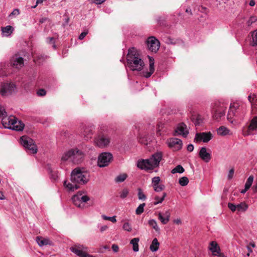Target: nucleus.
<instances>
[{"label":"nucleus","instance_id":"obj_1","mask_svg":"<svg viewBox=\"0 0 257 257\" xmlns=\"http://www.w3.org/2000/svg\"><path fill=\"white\" fill-rule=\"evenodd\" d=\"M89 180L88 173L80 168L74 169L71 174V182H68L65 181L64 186L69 191H74L80 188V185H84Z\"/></svg>","mask_w":257,"mask_h":257},{"label":"nucleus","instance_id":"obj_2","mask_svg":"<svg viewBox=\"0 0 257 257\" xmlns=\"http://www.w3.org/2000/svg\"><path fill=\"white\" fill-rule=\"evenodd\" d=\"M126 60L127 66L133 71H141L145 65L138 50L134 47H132L128 50Z\"/></svg>","mask_w":257,"mask_h":257},{"label":"nucleus","instance_id":"obj_3","mask_svg":"<svg viewBox=\"0 0 257 257\" xmlns=\"http://www.w3.org/2000/svg\"><path fill=\"white\" fill-rule=\"evenodd\" d=\"M163 154L161 152H157L151 155L148 159L138 161L137 166L142 170H153L159 166L162 159Z\"/></svg>","mask_w":257,"mask_h":257},{"label":"nucleus","instance_id":"obj_4","mask_svg":"<svg viewBox=\"0 0 257 257\" xmlns=\"http://www.w3.org/2000/svg\"><path fill=\"white\" fill-rule=\"evenodd\" d=\"M84 157V152L75 148L64 152L62 156L61 161L63 162L69 161L73 163L78 164L83 161Z\"/></svg>","mask_w":257,"mask_h":257},{"label":"nucleus","instance_id":"obj_5","mask_svg":"<svg viewBox=\"0 0 257 257\" xmlns=\"http://www.w3.org/2000/svg\"><path fill=\"white\" fill-rule=\"evenodd\" d=\"M227 104L220 101H215L211 105V113L214 119L219 121L225 115Z\"/></svg>","mask_w":257,"mask_h":257},{"label":"nucleus","instance_id":"obj_6","mask_svg":"<svg viewBox=\"0 0 257 257\" xmlns=\"http://www.w3.org/2000/svg\"><path fill=\"white\" fill-rule=\"evenodd\" d=\"M89 200V197L81 191H79L72 197V200L74 204L81 209L85 207V203Z\"/></svg>","mask_w":257,"mask_h":257},{"label":"nucleus","instance_id":"obj_7","mask_svg":"<svg viewBox=\"0 0 257 257\" xmlns=\"http://www.w3.org/2000/svg\"><path fill=\"white\" fill-rule=\"evenodd\" d=\"M94 144L99 148L107 147L110 143V137L106 134H99L94 140Z\"/></svg>","mask_w":257,"mask_h":257},{"label":"nucleus","instance_id":"obj_8","mask_svg":"<svg viewBox=\"0 0 257 257\" xmlns=\"http://www.w3.org/2000/svg\"><path fill=\"white\" fill-rule=\"evenodd\" d=\"M16 86L13 83H4L0 84V94L7 96L16 92Z\"/></svg>","mask_w":257,"mask_h":257},{"label":"nucleus","instance_id":"obj_9","mask_svg":"<svg viewBox=\"0 0 257 257\" xmlns=\"http://www.w3.org/2000/svg\"><path fill=\"white\" fill-rule=\"evenodd\" d=\"M21 144L27 149L30 153L36 154L37 153V148L36 145L33 143V140L30 138L26 136H22L21 138Z\"/></svg>","mask_w":257,"mask_h":257},{"label":"nucleus","instance_id":"obj_10","mask_svg":"<svg viewBox=\"0 0 257 257\" xmlns=\"http://www.w3.org/2000/svg\"><path fill=\"white\" fill-rule=\"evenodd\" d=\"M112 155L108 152H103L101 153L97 160V165L100 167H105L107 166L112 160Z\"/></svg>","mask_w":257,"mask_h":257},{"label":"nucleus","instance_id":"obj_11","mask_svg":"<svg viewBox=\"0 0 257 257\" xmlns=\"http://www.w3.org/2000/svg\"><path fill=\"white\" fill-rule=\"evenodd\" d=\"M257 131V116L253 117L248 126L244 127L242 130L243 136H247L253 134Z\"/></svg>","mask_w":257,"mask_h":257},{"label":"nucleus","instance_id":"obj_12","mask_svg":"<svg viewBox=\"0 0 257 257\" xmlns=\"http://www.w3.org/2000/svg\"><path fill=\"white\" fill-rule=\"evenodd\" d=\"M212 134L211 132H202L196 133L194 138V142L207 143L212 138Z\"/></svg>","mask_w":257,"mask_h":257},{"label":"nucleus","instance_id":"obj_13","mask_svg":"<svg viewBox=\"0 0 257 257\" xmlns=\"http://www.w3.org/2000/svg\"><path fill=\"white\" fill-rule=\"evenodd\" d=\"M189 134V131L186 125L184 122L178 123L175 129L174 135L182 136L184 138H186Z\"/></svg>","mask_w":257,"mask_h":257},{"label":"nucleus","instance_id":"obj_14","mask_svg":"<svg viewBox=\"0 0 257 257\" xmlns=\"http://www.w3.org/2000/svg\"><path fill=\"white\" fill-rule=\"evenodd\" d=\"M147 46L149 50L156 52L160 47L159 41L154 37H150L147 40Z\"/></svg>","mask_w":257,"mask_h":257},{"label":"nucleus","instance_id":"obj_15","mask_svg":"<svg viewBox=\"0 0 257 257\" xmlns=\"http://www.w3.org/2000/svg\"><path fill=\"white\" fill-rule=\"evenodd\" d=\"M168 146L174 151H178L182 148V142L180 139L177 138H170L167 141Z\"/></svg>","mask_w":257,"mask_h":257},{"label":"nucleus","instance_id":"obj_16","mask_svg":"<svg viewBox=\"0 0 257 257\" xmlns=\"http://www.w3.org/2000/svg\"><path fill=\"white\" fill-rule=\"evenodd\" d=\"M237 109H239V105L237 103H231L230 108L228 110L227 118V119L232 123L234 119L233 117L236 115V113L237 112Z\"/></svg>","mask_w":257,"mask_h":257},{"label":"nucleus","instance_id":"obj_17","mask_svg":"<svg viewBox=\"0 0 257 257\" xmlns=\"http://www.w3.org/2000/svg\"><path fill=\"white\" fill-rule=\"evenodd\" d=\"M208 249L211 252L213 256H220L221 250L218 243L215 241H212L209 243Z\"/></svg>","mask_w":257,"mask_h":257},{"label":"nucleus","instance_id":"obj_18","mask_svg":"<svg viewBox=\"0 0 257 257\" xmlns=\"http://www.w3.org/2000/svg\"><path fill=\"white\" fill-rule=\"evenodd\" d=\"M11 65L15 68L20 69L24 66V59L22 57L16 55L11 59Z\"/></svg>","mask_w":257,"mask_h":257},{"label":"nucleus","instance_id":"obj_19","mask_svg":"<svg viewBox=\"0 0 257 257\" xmlns=\"http://www.w3.org/2000/svg\"><path fill=\"white\" fill-rule=\"evenodd\" d=\"M81 134L84 139L88 141L92 138L93 134V128L92 126L83 127L81 130Z\"/></svg>","mask_w":257,"mask_h":257},{"label":"nucleus","instance_id":"obj_20","mask_svg":"<svg viewBox=\"0 0 257 257\" xmlns=\"http://www.w3.org/2000/svg\"><path fill=\"white\" fill-rule=\"evenodd\" d=\"M15 116L13 115L7 116V114L3 117L2 123L4 127L6 128L10 129V128H14V126H11V123L13 122Z\"/></svg>","mask_w":257,"mask_h":257},{"label":"nucleus","instance_id":"obj_21","mask_svg":"<svg viewBox=\"0 0 257 257\" xmlns=\"http://www.w3.org/2000/svg\"><path fill=\"white\" fill-rule=\"evenodd\" d=\"M199 156L206 163L209 162L211 159V154L207 152V149L205 147L201 148L199 152Z\"/></svg>","mask_w":257,"mask_h":257},{"label":"nucleus","instance_id":"obj_22","mask_svg":"<svg viewBox=\"0 0 257 257\" xmlns=\"http://www.w3.org/2000/svg\"><path fill=\"white\" fill-rule=\"evenodd\" d=\"M154 71V60L152 57H149V71H144L143 72V76L146 78H149Z\"/></svg>","mask_w":257,"mask_h":257},{"label":"nucleus","instance_id":"obj_23","mask_svg":"<svg viewBox=\"0 0 257 257\" xmlns=\"http://www.w3.org/2000/svg\"><path fill=\"white\" fill-rule=\"evenodd\" d=\"M11 126H14V128H10V130H13L17 131H22L24 127V124L21 121L18 120L15 117L13 122L11 123Z\"/></svg>","mask_w":257,"mask_h":257},{"label":"nucleus","instance_id":"obj_24","mask_svg":"<svg viewBox=\"0 0 257 257\" xmlns=\"http://www.w3.org/2000/svg\"><path fill=\"white\" fill-rule=\"evenodd\" d=\"M1 30L3 36L9 37L14 31V28L11 26H7L5 27H2Z\"/></svg>","mask_w":257,"mask_h":257},{"label":"nucleus","instance_id":"obj_25","mask_svg":"<svg viewBox=\"0 0 257 257\" xmlns=\"http://www.w3.org/2000/svg\"><path fill=\"white\" fill-rule=\"evenodd\" d=\"M191 119L196 126L199 125L203 121L202 116L198 114H192Z\"/></svg>","mask_w":257,"mask_h":257},{"label":"nucleus","instance_id":"obj_26","mask_svg":"<svg viewBox=\"0 0 257 257\" xmlns=\"http://www.w3.org/2000/svg\"><path fill=\"white\" fill-rule=\"evenodd\" d=\"M36 240L40 246L51 244V241L49 239L40 236H37Z\"/></svg>","mask_w":257,"mask_h":257},{"label":"nucleus","instance_id":"obj_27","mask_svg":"<svg viewBox=\"0 0 257 257\" xmlns=\"http://www.w3.org/2000/svg\"><path fill=\"white\" fill-rule=\"evenodd\" d=\"M160 245V243L158 242L157 239L155 238L153 239L152 243L150 246V250L153 252L157 251Z\"/></svg>","mask_w":257,"mask_h":257},{"label":"nucleus","instance_id":"obj_28","mask_svg":"<svg viewBox=\"0 0 257 257\" xmlns=\"http://www.w3.org/2000/svg\"><path fill=\"white\" fill-rule=\"evenodd\" d=\"M217 133L219 136H224L229 135L230 130L224 126H221L217 130Z\"/></svg>","mask_w":257,"mask_h":257},{"label":"nucleus","instance_id":"obj_29","mask_svg":"<svg viewBox=\"0 0 257 257\" xmlns=\"http://www.w3.org/2000/svg\"><path fill=\"white\" fill-rule=\"evenodd\" d=\"M139 240V238L136 237L132 239L130 241V243L133 245V249L135 252L139 251V248L138 243Z\"/></svg>","mask_w":257,"mask_h":257},{"label":"nucleus","instance_id":"obj_30","mask_svg":"<svg viewBox=\"0 0 257 257\" xmlns=\"http://www.w3.org/2000/svg\"><path fill=\"white\" fill-rule=\"evenodd\" d=\"M248 208V205L245 202H241L236 205V211L238 212H244Z\"/></svg>","mask_w":257,"mask_h":257},{"label":"nucleus","instance_id":"obj_31","mask_svg":"<svg viewBox=\"0 0 257 257\" xmlns=\"http://www.w3.org/2000/svg\"><path fill=\"white\" fill-rule=\"evenodd\" d=\"M149 225L152 227L156 231H159L160 228L158 226L156 221L154 219H150L148 221Z\"/></svg>","mask_w":257,"mask_h":257},{"label":"nucleus","instance_id":"obj_32","mask_svg":"<svg viewBox=\"0 0 257 257\" xmlns=\"http://www.w3.org/2000/svg\"><path fill=\"white\" fill-rule=\"evenodd\" d=\"M166 193L164 192L163 193V196L162 197H160L158 196H156L155 197V201L154 202V204L155 205H156L159 203H161L164 200V199L166 197Z\"/></svg>","mask_w":257,"mask_h":257},{"label":"nucleus","instance_id":"obj_33","mask_svg":"<svg viewBox=\"0 0 257 257\" xmlns=\"http://www.w3.org/2000/svg\"><path fill=\"white\" fill-rule=\"evenodd\" d=\"M138 197L140 200L145 201L147 199L146 195L144 193L142 189L140 188L138 189Z\"/></svg>","mask_w":257,"mask_h":257},{"label":"nucleus","instance_id":"obj_34","mask_svg":"<svg viewBox=\"0 0 257 257\" xmlns=\"http://www.w3.org/2000/svg\"><path fill=\"white\" fill-rule=\"evenodd\" d=\"M184 172V169L183 167L180 165H177L175 168L172 170L171 173L172 174H175L177 173H182Z\"/></svg>","mask_w":257,"mask_h":257},{"label":"nucleus","instance_id":"obj_35","mask_svg":"<svg viewBox=\"0 0 257 257\" xmlns=\"http://www.w3.org/2000/svg\"><path fill=\"white\" fill-rule=\"evenodd\" d=\"M127 175L125 173L121 174L117 176L115 178V181L117 182H122L127 178Z\"/></svg>","mask_w":257,"mask_h":257},{"label":"nucleus","instance_id":"obj_36","mask_svg":"<svg viewBox=\"0 0 257 257\" xmlns=\"http://www.w3.org/2000/svg\"><path fill=\"white\" fill-rule=\"evenodd\" d=\"M188 183L189 180L186 177H182L179 179V183L182 186H186Z\"/></svg>","mask_w":257,"mask_h":257},{"label":"nucleus","instance_id":"obj_37","mask_svg":"<svg viewBox=\"0 0 257 257\" xmlns=\"http://www.w3.org/2000/svg\"><path fill=\"white\" fill-rule=\"evenodd\" d=\"M145 203H142L139 205L136 210V214L137 215L141 214L144 211V207L145 206Z\"/></svg>","mask_w":257,"mask_h":257},{"label":"nucleus","instance_id":"obj_38","mask_svg":"<svg viewBox=\"0 0 257 257\" xmlns=\"http://www.w3.org/2000/svg\"><path fill=\"white\" fill-rule=\"evenodd\" d=\"M253 176H250L248 179H247V181L245 183V187L246 188V189H249V188L251 187L252 184V182H253Z\"/></svg>","mask_w":257,"mask_h":257},{"label":"nucleus","instance_id":"obj_39","mask_svg":"<svg viewBox=\"0 0 257 257\" xmlns=\"http://www.w3.org/2000/svg\"><path fill=\"white\" fill-rule=\"evenodd\" d=\"M46 42L49 44H52V47L54 49H56L55 40L54 37H48L46 39Z\"/></svg>","mask_w":257,"mask_h":257},{"label":"nucleus","instance_id":"obj_40","mask_svg":"<svg viewBox=\"0 0 257 257\" xmlns=\"http://www.w3.org/2000/svg\"><path fill=\"white\" fill-rule=\"evenodd\" d=\"M101 217L104 220H109V221H111L113 223H115V222H116V216H115L109 217V216H107L103 214V215H101Z\"/></svg>","mask_w":257,"mask_h":257},{"label":"nucleus","instance_id":"obj_41","mask_svg":"<svg viewBox=\"0 0 257 257\" xmlns=\"http://www.w3.org/2000/svg\"><path fill=\"white\" fill-rule=\"evenodd\" d=\"M158 218L163 224H167L169 221V219L165 218L161 213H159Z\"/></svg>","mask_w":257,"mask_h":257},{"label":"nucleus","instance_id":"obj_42","mask_svg":"<svg viewBox=\"0 0 257 257\" xmlns=\"http://www.w3.org/2000/svg\"><path fill=\"white\" fill-rule=\"evenodd\" d=\"M128 193V190L126 188H124L119 193V196L121 198L124 199L127 196Z\"/></svg>","mask_w":257,"mask_h":257},{"label":"nucleus","instance_id":"obj_43","mask_svg":"<svg viewBox=\"0 0 257 257\" xmlns=\"http://www.w3.org/2000/svg\"><path fill=\"white\" fill-rule=\"evenodd\" d=\"M153 189L155 192H159L163 190L165 188V186L163 184H158L156 186H153Z\"/></svg>","mask_w":257,"mask_h":257},{"label":"nucleus","instance_id":"obj_44","mask_svg":"<svg viewBox=\"0 0 257 257\" xmlns=\"http://www.w3.org/2000/svg\"><path fill=\"white\" fill-rule=\"evenodd\" d=\"M252 45L257 46V30L252 33Z\"/></svg>","mask_w":257,"mask_h":257},{"label":"nucleus","instance_id":"obj_45","mask_svg":"<svg viewBox=\"0 0 257 257\" xmlns=\"http://www.w3.org/2000/svg\"><path fill=\"white\" fill-rule=\"evenodd\" d=\"M122 228L124 230L128 232L131 231L132 230V226L131 224L128 222H125L122 226Z\"/></svg>","mask_w":257,"mask_h":257},{"label":"nucleus","instance_id":"obj_46","mask_svg":"<svg viewBox=\"0 0 257 257\" xmlns=\"http://www.w3.org/2000/svg\"><path fill=\"white\" fill-rule=\"evenodd\" d=\"M164 126V124L162 122H158L157 124V133L158 135H161L162 134L161 131L162 129L163 128Z\"/></svg>","mask_w":257,"mask_h":257},{"label":"nucleus","instance_id":"obj_47","mask_svg":"<svg viewBox=\"0 0 257 257\" xmlns=\"http://www.w3.org/2000/svg\"><path fill=\"white\" fill-rule=\"evenodd\" d=\"M160 178L158 176L154 177L152 179V186H156L159 184Z\"/></svg>","mask_w":257,"mask_h":257},{"label":"nucleus","instance_id":"obj_48","mask_svg":"<svg viewBox=\"0 0 257 257\" xmlns=\"http://www.w3.org/2000/svg\"><path fill=\"white\" fill-rule=\"evenodd\" d=\"M33 57L34 61L38 64H40L41 63V61H39V60H40L41 59L44 60L46 58V57H44V56L42 55H38V56H35L34 55Z\"/></svg>","mask_w":257,"mask_h":257},{"label":"nucleus","instance_id":"obj_49","mask_svg":"<svg viewBox=\"0 0 257 257\" xmlns=\"http://www.w3.org/2000/svg\"><path fill=\"white\" fill-rule=\"evenodd\" d=\"M6 114L7 112L5 109L0 105V119L2 120L3 117H4Z\"/></svg>","mask_w":257,"mask_h":257},{"label":"nucleus","instance_id":"obj_50","mask_svg":"<svg viewBox=\"0 0 257 257\" xmlns=\"http://www.w3.org/2000/svg\"><path fill=\"white\" fill-rule=\"evenodd\" d=\"M257 20V18L254 16H251L250 17L249 19L247 22V24L248 26L251 25L252 23L256 22Z\"/></svg>","mask_w":257,"mask_h":257},{"label":"nucleus","instance_id":"obj_51","mask_svg":"<svg viewBox=\"0 0 257 257\" xmlns=\"http://www.w3.org/2000/svg\"><path fill=\"white\" fill-rule=\"evenodd\" d=\"M148 142V140L145 137H141L139 138V142L142 144L147 145Z\"/></svg>","mask_w":257,"mask_h":257},{"label":"nucleus","instance_id":"obj_52","mask_svg":"<svg viewBox=\"0 0 257 257\" xmlns=\"http://www.w3.org/2000/svg\"><path fill=\"white\" fill-rule=\"evenodd\" d=\"M227 206L231 211L234 212L236 211V205L231 203H228Z\"/></svg>","mask_w":257,"mask_h":257},{"label":"nucleus","instance_id":"obj_53","mask_svg":"<svg viewBox=\"0 0 257 257\" xmlns=\"http://www.w3.org/2000/svg\"><path fill=\"white\" fill-rule=\"evenodd\" d=\"M37 94L38 96H44L46 94V91L44 89H40L37 91Z\"/></svg>","mask_w":257,"mask_h":257},{"label":"nucleus","instance_id":"obj_54","mask_svg":"<svg viewBox=\"0 0 257 257\" xmlns=\"http://www.w3.org/2000/svg\"><path fill=\"white\" fill-rule=\"evenodd\" d=\"M20 11L18 9H15L13 10V11L10 14L9 17H11L12 16H18L20 14Z\"/></svg>","mask_w":257,"mask_h":257},{"label":"nucleus","instance_id":"obj_55","mask_svg":"<svg viewBox=\"0 0 257 257\" xmlns=\"http://www.w3.org/2000/svg\"><path fill=\"white\" fill-rule=\"evenodd\" d=\"M88 33V31L83 32L79 35V39L80 40H83L85 38V37L87 35Z\"/></svg>","mask_w":257,"mask_h":257},{"label":"nucleus","instance_id":"obj_56","mask_svg":"<svg viewBox=\"0 0 257 257\" xmlns=\"http://www.w3.org/2000/svg\"><path fill=\"white\" fill-rule=\"evenodd\" d=\"M233 174H234V169H231L229 170V173L228 174V176H227L228 179H232V177H233Z\"/></svg>","mask_w":257,"mask_h":257},{"label":"nucleus","instance_id":"obj_57","mask_svg":"<svg viewBox=\"0 0 257 257\" xmlns=\"http://www.w3.org/2000/svg\"><path fill=\"white\" fill-rule=\"evenodd\" d=\"M112 249L115 252H118V249H119L118 246L117 244H112Z\"/></svg>","mask_w":257,"mask_h":257},{"label":"nucleus","instance_id":"obj_58","mask_svg":"<svg viewBox=\"0 0 257 257\" xmlns=\"http://www.w3.org/2000/svg\"><path fill=\"white\" fill-rule=\"evenodd\" d=\"M165 218H168L170 220V213L169 210H167L163 215Z\"/></svg>","mask_w":257,"mask_h":257},{"label":"nucleus","instance_id":"obj_59","mask_svg":"<svg viewBox=\"0 0 257 257\" xmlns=\"http://www.w3.org/2000/svg\"><path fill=\"white\" fill-rule=\"evenodd\" d=\"M187 149L188 151L191 152L194 150V146L192 144H189L187 146Z\"/></svg>","mask_w":257,"mask_h":257},{"label":"nucleus","instance_id":"obj_60","mask_svg":"<svg viewBox=\"0 0 257 257\" xmlns=\"http://www.w3.org/2000/svg\"><path fill=\"white\" fill-rule=\"evenodd\" d=\"M107 228L108 226L107 225H103L100 227V231L101 232H103V231H105Z\"/></svg>","mask_w":257,"mask_h":257},{"label":"nucleus","instance_id":"obj_61","mask_svg":"<svg viewBox=\"0 0 257 257\" xmlns=\"http://www.w3.org/2000/svg\"><path fill=\"white\" fill-rule=\"evenodd\" d=\"M47 20V18H43L40 19L39 22L40 23H43L45 22H46Z\"/></svg>","mask_w":257,"mask_h":257},{"label":"nucleus","instance_id":"obj_62","mask_svg":"<svg viewBox=\"0 0 257 257\" xmlns=\"http://www.w3.org/2000/svg\"><path fill=\"white\" fill-rule=\"evenodd\" d=\"M181 222V220L179 219H175L174 220V223H176V224H180Z\"/></svg>","mask_w":257,"mask_h":257},{"label":"nucleus","instance_id":"obj_63","mask_svg":"<svg viewBox=\"0 0 257 257\" xmlns=\"http://www.w3.org/2000/svg\"><path fill=\"white\" fill-rule=\"evenodd\" d=\"M249 5L251 7L254 6L255 5V2L254 0H251L249 2Z\"/></svg>","mask_w":257,"mask_h":257},{"label":"nucleus","instance_id":"obj_64","mask_svg":"<svg viewBox=\"0 0 257 257\" xmlns=\"http://www.w3.org/2000/svg\"><path fill=\"white\" fill-rule=\"evenodd\" d=\"M4 199H5L4 195L3 194V192H0V199L4 200Z\"/></svg>","mask_w":257,"mask_h":257}]
</instances>
